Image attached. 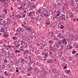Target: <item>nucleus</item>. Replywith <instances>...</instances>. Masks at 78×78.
Here are the masks:
<instances>
[{
	"instance_id": "1",
	"label": "nucleus",
	"mask_w": 78,
	"mask_h": 78,
	"mask_svg": "<svg viewBox=\"0 0 78 78\" xmlns=\"http://www.w3.org/2000/svg\"><path fill=\"white\" fill-rule=\"evenodd\" d=\"M62 44H64L65 45H67V40L66 39L62 40Z\"/></svg>"
},
{
	"instance_id": "2",
	"label": "nucleus",
	"mask_w": 78,
	"mask_h": 78,
	"mask_svg": "<svg viewBox=\"0 0 78 78\" xmlns=\"http://www.w3.org/2000/svg\"><path fill=\"white\" fill-rule=\"evenodd\" d=\"M72 46H70L69 44H68L66 46L67 50H70V49H72Z\"/></svg>"
},
{
	"instance_id": "3",
	"label": "nucleus",
	"mask_w": 78,
	"mask_h": 78,
	"mask_svg": "<svg viewBox=\"0 0 78 78\" xmlns=\"http://www.w3.org/2000/svg\"><path fill=\"white\" fill-rule=\"evenodd\" d=\"M59 25H60V26H59ZM58 28H60V29H64V26L59 24H58Z\"/></svg>"
},
{
	"instance_id": "4",
	"label": "nucleus",
	"mask_w": 78,
	"mask_h": 78,
	"mask_svg": "<svg viewBox=\"0 0 78 78\" xmlns=\"http://www.w3.org/2000/svg\"><path fill=\"white\" fill-rule=\"evenodd\" d=\"M34 13H35V11L30 12L28 16H33V14H34Z\"/></svg>"
},
{
	"instance_id": "5",
	"label": "nucleus",
	"mask_w": 78,
	"mask_h": 78,
	"mask_svg": "<svg viewBox=\"0 0 78 78\" xmlns=\"http://www.w3.org/2000/svg\"><path fill=\"white\" fill-rule=\"evenodd\" d=\"M5 20H7V21L9 22V23L10 24H11L12 22V21L11 20V18H8L7 19H6Z\"/></svg>"
},
{
	"instance_id": "6",
	"label": "nucleus",
	"mask_w": 78,
	"mask_h": 78,
	"mask_svg": "<svg viewBox=\"0 0 78 78\" xmlns=\"http://www.w3.org/2000/svg\"><path fill=\"white\" fill-rule=\"evenodd\" d=\"M42 12V14H47V11L46 10V9H44Z\"/></svg>"
},
{
	"instance_id": "7",
	"label": "nucleus",
	"mask_w": 78,
	"mask_h": 78,
	"mask_svg": "<svg viewBox=\"0 0 78 78\" xmlns=\"http://www.w3.org/2000/svg\"><path fill=\"white\" fill-rule=\"evenodd\" d=\"M34 59L33 58L31 59V60H30V64H33V63H34Z\"/></svg>"
},
{
	"instance_id": "8",
	"label": "nucleus",
	"mask_w": 78,
	"mask_h": 78,
	"mask_svg": "<svg viewBox=\"0 0 78 78\" xmlns=\"http://www.w3.org/2000/svg\"><path fill=\"white\" fill-rule=\"evenodd\" d=\"M50 45L49 47V50H51V51H54V49H53V47L51 46V44H50Z\"/></svg>"
},
{
	"instance_id": "9",
	"label": "nucleus",
	"mask_w": 78,
	"mask_h": 78,
	"mask_svg": "<svg viewBox=\"0 0 78 78\" xmlns=\"http://www.w3.org/2000/svg\"><path fill=\"white\" fill-rule=\"evenodd\" d=\"M24 31V29H23V28H20L19 29V31L20 32H23Z\"/></svg>"
},
{
	"instance_id": "10",
	"label": "nucleus",
	"mask_w": 78,
	"mask_h": 78,
	"mask_svg": "<svg viewBox=\"0 0 78 78\" xmlns=\"http://www.w3.org/2000/svg\"><path fill=\"white\" fill-rule=\"evenodd\" d=\"M3 36L4 37H6V38H7L8 36H9V35L8 34H4Z\"/></svg>"
},
{
	"instance_id": "11",
	"label": "nucleus",
	"mask_w": 78,
	"mask_h": 78,
	"mask_svg": "<svg viewBox=\"0 0 78 78\" xmlns=\"http://www.w3.org/2000/svg\"><path fill=\"white\" fill-rule=\"evenodd\" d=\"M46 27H48V25H49L50 24V21H46Z\"/></svg>"
},
{
	"instance_id": "12",
	"label": "nucleus",
	"mask_w": 78,
	"mask_h": 78,
	"mask_svg": "<svg viewBox=\"0 0 78 78\" xmlns=\"http://www.w3.org/2000/svg\"><path fill=\"white\" fill-rule=\"evenodd\" d=\"M62 41L61 42V39H60L58 41V45H61V44H62Z\"/></svg>"
},
{
	"instance_id": "13",
	"label": "nucleus",
	"mask_w": 78,
	"mask_h": 78,
	"mask_svg": "<svg viewBox=\"0 0 78 78\" xmlns=\"http://www.w3.org/2000/svg\"><path fill=\"white\" fill-rule=\"evenodd\" d=\"M49 43H51V44H52L54 43V41L52 40H50L49 41Z\"/></svg>"
},
{
	"instance_id": "14",
	"label": "nucleus",
	"mask_w": 78,
	"mask_h": 78,
	"mask_svg": "<svg viewBox=\"0 0 78 78\" xmlns=\"http://www.w3.org/2000/svg\"><path fill=\"white\" fill-rule=\"evenodd\" d=\"M51 37H53V36H55V33H53V32L51 31Z\"/></svg>"
},
{
	"instance_id": "15",
	"label": "nucleus",
	"mask_w": 78,
	"mask_h": 78,
	"mask_svg": "<svg viewBox=\"0 0 78 78\" xmlns=\"http://www.w3.org/2000/svg\"><path fill=\"white\" fill-rule=\"evenodd\" d=\"M42 9H39L38 10H37L38 13H41V11H42Z\"/></svg>"
},
{
	"instance_id": "16",
	"label": "nucleus",
	"mask_w": 78,
	"mask_h": 78,
	"mask_svg": "<svg viewBox=\"0 0 78 78\" xmlns=\"http://www.w3.org/2000/svg\"><path fill=\"white\" fill-rule=\"evenodd\" d=\"M16 22L14 21H12V25H16Z\"/></svg>"
},
{
	"instance_id": "17",
	"label": "nucleus",
	"mask_w": 78,
	"mask_h": 78,
	"mask_svg": "<svg viewBox=\"0 0 78 78\" xmlns=\"http://www.w3.org/2000/svg\"><path fill=\"white\" fill-rule=\"evenodd\" d=\"M69 3L70 5H73V0H70V1H69Z\"/></svg>"
},
{
	"instance_id": "18",
	"label": "nucleus",
	"mask_w": 78,
	"mask_h": 78,
	"mask_svg": "<svg viewBox=\"0 0 78 78\" xmlns=\"http://www.w3.org/2000/svg\"><path fill=\"white\" fill-rule=\"evenodd\" d=\"M36 49H34L32 51V52H33V53H35V54H36Z\"/></svg>"
},
{
	"instance_id": "19",
	"label": "nucleus",
	"mask_w": 78,
	"mask_h": 78,
	"mask_svg": "<svg viewBox=\"0 0 78 78\" xmlns=\"http://www.w3.org/2000/svg\"><path fill=\"white\" fill-rule=\"evenodd\" d=\"M17 16L18 17V18L19 19H20V18H22V16H20V15H19V14H18V15Z\"/></svg>"
},
{
	"instance_id": "20",
	"label": "nucleus",
	"mask_w": 78,
	"mask_h": 78,
	"mask_svg": "<svg viewBox=\"0 0 78 78\" xmlns=\"http://www.w3.org/2000/svg\"><path fill=\"white\" fill-rule=\"evenodd\" d=\"M0 30H1L0 31V32H3V31H5V29H4L3 28H2Z\"/></svg>"
},
{
	"instance_id": "21",
	"label": "nucleus",
	"mask_w": 78,
	"mask_h": 78,
	"mask_svg": "<svg viewBox=\"0 0 78 78\" xmlns=\"http://www.w3.org/2000/svg\"><path fill=\"white\" fill-rule=\"evenodd\" d=\"M47 62H48V63H51V62H53V61L52 62L51 61V60H48Z\"/></svg>"
},
{
	"instance_id": "22",
	"label": "nucleus",
	"mask_w": 78,
	"mask_h": 78,
	"mask_svg": "<svg viewBox=\"0 0 78 78\" xmlns=\"http://www.w3.org/2000/svg\"><path fill=\"white\" fill-rule=\"evenodd\" d=\"M57 12L58 13V14H57L56 16H59L60 15V14H59V13H60V12H59V11H57Z\"/></svg>"
},
{
	"instance_id": "23",
	"label": "nucleus",
	"mask_w": 78,
	"mask_h": 78,
	"mask_svg": "<svg viewBox=\"0 0 78 78\" xmlns=\"http://www.w3.org/2000/svg\"><path fill=\"white\" fill-rule=\"evenodd\" d=\"M26 16V14H25V13H24L22 16V18H23V17H25Z\"/></svg>"
},
{
	"instance_id": "24",
	"label": "nucleus",
	"mask_w": 78,
	"mask_h": 78,
	"mask_svg": "<svg viewBox=\"0 0 78 78\" xmlns=\"http://www.w3.org/2000/svg\"><path fill=\"white\" fill-rule=\"evenodd\" d=\"M28 51H25L24 52V55H25V54H26V53H27V54H28Z\"/></svg>"
},
{
	"instance_id": "25",
	"label": "nucleus",
	"mask_w": 78,
	"mask_h": 78,
	"mask_svg": "<svg viewBox=\"0 0 78 78\" xmlns=\"http://www.w3.org/2000/svg\"><path fill=\"white\" fill-rule=\"evenodd\" d=\"M49 56H51L53 54V52H51V51H50L49 52Z\"/></svg>"
},
{
	"instance_id": "26",
	"label": "nucleus",
	"mask_w": 78,
	"mask_h": 78,
	"mask_svg": "<svg viewBox=\"0 0 78 78\" xmlns=\"http://www.w3.org/2000/svg\"><path fill=\"white\" fill-rule=\"evenodd\" d=\"M20 48H22L23 49H24V45H21L20 47Z\"/></svg>"
},
{
	"instance_id": "27",
	"label": "nucleus",
	"mask_w": 78,
	"mask_h": 78,
	"mask_svg": "<svg viewBox=\"0 0 78 78\" xmlns=\"http://www.w3.org/2000/svg\"><path fill=\"white\" fill-rule=\"evenodd\" d=\"M32 57H31V56H29V60H31V59H32L33 58H32Z\"/></svg>"
},
{
	"instance_id": "28",
	"label": "nucleus",
	"mask_w": 78,
	"mask_h": 78,
	"mask_svg": "<svg viewBox=\"0 0 78 78\" xmlns=\"http://www.w3.org/2000/svg\"><path fill=\"white\" fill-rule=\"evenodd\" d=\"M4 12H5L6 14H7L8 13V12H7V10H6V9H5L4 10Z\"/></svg>"
},
{
	"instance_id": "29",
	"label": "nucleus",
	"mask_w": 78,
	"mask_h": 78,
	"mask_svg": "<svg viewBox=\"0 0 78 78\" xmlns=\"http://www.w3.org/2000/svg\"><path fill=\"white\" fill-rule=\"evenodd\" d=\"M75 53H76V51H74L72 52V53L74 54Z\"/></svg>"
},
{
	"instance_id": "30",
	"label": "nucleus",
	"mask_w": 78,
	"mask_h": 78,
	"mask_svg": "<svg viewBox=\"0 0 78 78\" xmlns=\"http://www.w3.org/2000/svg\"><path fill=\"white\" fill-rule=\"evenodd\" d=\"M20 44H19L18 45H16L15 46L17 47V48H19V47H20Z\"/></svg>"
},
{
	"instance_id": "31",
	"label": "nucleus",
	"mask_w": 78,
	"mask_h": 78,
	"mask_svg": "<svg viewBox=\"0 0 78 78\" xmlns=\"http://www.w3.org/2000/svg\"><path fill=\"white\" fill-rule=\"evenodd\" d=\"M58 78H60L61 77V74H58Z\"/></svg>"
},
{
	"instance_id": "32",
	"label": "nucleus",
	"mask_w": 78,
	"mask_h": 78,
	"mask_svg": "<svg viewBox=\"0 0 78 78\" xmlns=\"http://www.w3.org/2000/svg\"><path fill=\"white\" fill-rule=\"evenodd\" d=\"M62 20H66V17H62Z\"/></svg>"
},
{
	"instance_id": "33",
	"label": "nucleus",
	"mask_w": 78,
	"mask_h": 78,
	"mask_svg": "<svg viewBox=\"0 0 78 78\" xmlns=\"http://www.w3.org/2000/svg\"><path fill=\"white\" fill-rule=\"evenodd\" d=\"M46 44H44V43H42V45H43V47H46Z\"/></svg>"
},
{
	"instance_id": "34",
	"label": "nucleus",
	"mask_w": 78,
	"mask_h": 78,
	"mask_svg": "<svg viewBox=\"0 0 78 78\" xmlns=\"http://www.w3.org/2000/svg\"><path fill=\"white\" fill-rule=\"evenodd\" d=\"M34 19H35V20H36V22H37V21L39 20V18H35Z\"/></svg>"
},
{
	"instance_id": "35",
	"label": "nucleus",
	"mask_w": 78,
	"mask_h": 78,
	"mask_svg": "<svg viewBox=\"0 0 78 78\" xmlns=\"http://www.w3.org/2000/svg\"><path fill=\"white\" fill-rule=\"evenodd\" d=\"M62 17H66L65 15H64L63 14H62Z\"/></svg>"
},
{
	"instance_id": "36",
	"label": "nucleus",
	"mask_w": 78,
	"mask_h": 78,
	"mask_svg": "<svg viewBox=\"0 0 78 78\" xmlns=\"http://www.w3.org/2000/svg\"><path fill=\"white\" fill-rule=\"evenodd\" d=\"M6 73H7V72L6 71L4 72V73L5 74V75H9L7 74Z\"/></svg>"
},
{
	"instance_id": "37",
	"label": "nucleus",
	"mask_w": 78,
	"mask_h": 78,
	"mask_svg": "<svg viewBox=\"0 0 78 78\" xmlns=\"http://www.w3.org/2000/svg\"><path fill=\"white\" fill-rule=\"evenodd\" d=\"M48 52H47V53H45V56L46 57H47L48 56Z\"/></svg>"
},
{
	"instance_id": "38",
	"label": "nucleus",
	"mask_w": 78,
	"mask_h": 78,
	"mask_svg": "<svg viewBox=\"0 0 78 78\" xmlns=\"http://www.w3.org/2000/svg\"><path fill=\"white\" fill-rule=\"evenodd\" d=\"M26 5H27V3H23L22 4V6H26Z\"/></svg>"
},
{
	"instance_id": "39",
	"label": "nucleus",
	"mask_w": 78,
	"mask_h": 78,
	"mask_svg": "<svg viewBox=\"0 0 78 78\" xmlns=\"http://www.w3.org/2000/svg\"><path fill=\"white\" fill-rule=\"evenodd\" d=\"M26 29H27V30H30V27H29V28H27L26 27Z\"/></svg>"
},
{
	"instance_id": "40",
	"label": "nucleus",
	"mask_w": 78,
	"mask_h": 78,
	"mask_svg": "<svg viewBox=\"0 0 78 78\" xmlns=\"http://www.w3.org/2000/svg\"><path fill=\"white\" fill-rule=\"evenodd\" d=\"M56 47L57 48H59V44H56Z\"/></svg>"
},
{
	"instance_id": "41",
	"label": "nucleus",
	"mask_w": 78,
	"mask_h": 78,
	"mask_svg": "<svg viewBox=\"0 0 78 78\" xmlns=\"http://www.w3.org/2000/svg\"><path fill=\"white\" fill-rule=\"evenodd\" d=\"M18 9H22V6H21L20 7H18Z\"/></svg>"
},
{
	"instance_id": "42",
	"label": "nucleus",
	"mask_w": 78,
	"mask_h": 78,
	"mask_svg": "<svg viewBox=\"0 0 78 78\" xmlns=\"http://www.w3.org/2000/svg\"><path fill=\"white\" fill-rule=\"evenodd\" d=\"M62 47H63V46L62 45L61 46V50H62L63 49V48H62Z\"/></svg>"
},
{
	"instance_id": "43",
	"label": "nucleus",
	"mask_w": 78,
	"mask_h": 78,
	"mask_svg": "<svg viewBox=\"0 0 78 78\" xmlns=\"http://www.w3.org/2000/svg\"><path fill=\"white\" fill-rule=\"evenodd\" d=\"M36 6L34 5V6H32V7L34 9V8H36Z\"/></svg>"
},
{
	"instance_id": "44",
	"label": "nucleus",
	"mask_w": 78,
	"mask_h": 78,
	"mask_svg": "<svg viewBox=\"0 0 78 78\" xmlns=\"http://www.w3.org/2000/svg\"><path fill=\"white\" fill-rule=\"evenodd\" d=\"M55 40H56V41H59V38H56L55 39Z\"/></svg>"
},
{
	"instance_id": "45",
	"label": "nucleus",
	"mask_w": 78,
	"mask_h": 78,
	"mask_svg": "<svg viewBox=\"0 0 78 78\" xmlns=\"http://www.w3.org/2000/svg\"><path fill=\"white\" fill-rule=\"evenodd\" d=\"M53 38H54V39H56V35H55L54 36H53Z\"/></svg>"
},
{
	"instance_id": "46",
	"label": "nucleus",
	"mask_w": 78,
	"mask_h": 78,
	"mask_svg": "<svg viewBox=\"0 0 78 78\" xmlns=\"http://www.w3.org/2000/svg\"><path fill=\"white\" fill-rule=\"evenodd\" d=\"M31 19H32V20H33V19H34V17L33 16H32L31 18Z\"/></svg>"
},
{
	"instance_id": "47",
	"label": "nucleus",
	"mask_w": 78,
	"mask_h": 78,
	"mask_svg": "<svg viewBox=\"0 0 78 78\" xmlns=\"http://www.w3.org/2000/svg\"><path fill=\"white\" fill-rule=\"evenodd\" d=\"M18 34V32H17V33H16L15 34V36H17Z\"/></svg>"
},
{
	"instance_id": "48",
	"label": "nucleus",
	"mask_w": 78,
	"mask_h": 78,
	"mask_svg": "<svg viewBox=\"0 0 78 78\" xmlns=\"http://www.w3.org/2000/svg\"><path fill=\"white\" fill-rule=\"evenodd\" d=\"M20 51H19L16 50L15 51V53H17V52H18V53H19Z\"/></svg>"
},
{
	"instance_id": "49",
	"label": "nucleus",
	"mask_w": 78,
	"mask_h": 78,
	"mask_svg": "<svg viewBox=\"0 0 78 78\" xmlns=\"http://www.w3.org/2000/svg\"><path fill=\"white\" fill-rule=\"evenodd\" d=\"M22 26L24 28H25V26H24V25L23 24H22Z\"/></svg>"
},
{
	"instance_id": "50",
	"label": "nucleus",
	"mask_w": 78,
	"mask_h": 78,
	"mask_svg": "<svg viewBox=\"0 0 78 78\" xmlns=\"http://www.w3.org/2000/svg\"><path fill=\"white\" fill-rule=\"evenodd\" d=\"M0 1H1L2 2H5V0H0Z\"/></svg>"
},
{
	"instance_id": "51",
	"label": "nucleus",
	"mask_w": 78,
	"mask_h": 78,
	"mask_svg": "<svg viewBox=\"0 0 78 78\" xmlns=\"http://www.w3.org/2000/svg\"><path fill=\"white\" fill-rule=\"evenodd\" d=\"M16 37H13L12 38V39H13V40H15V39H16Z\"/></svg>"
},
{
	"instance_id": "52",
	"label": "nucleus",
	"mask_w": 78,
	"mask_h": 78,
	"mask_svg": "<svg viewBox=\"0 0 78 78\" xmlns=\"http://www.w3.org/2000/svg\"><path fill=\"white\" fill-rule=\"evenodd\" d=\"M66 8H65L63 6L62 8V9H63V10H64Z\"/></svg>"
},
{
	"instance_id": "53",
	"label": "nucleus",
	"mask_w": 78,
	"mask_h": 78,
	"mask_svg": "<svg viewBox=\"0 0 78 78\" xmlns=\"http://www.w3.org/2000/svg\"><path fill=\"white\" fill-rule=\"evenodd\" d=\"M24 12H24V14L25 13H27V11H26V10H24Z\"/></svg>"
},
{
	"instance_id": "54",
	"label": "nucleus",
	"mask_w": 78,
	"mask_h": 78,
	"mask_svg": "<svg viewBox=\"0 0 78 78\" xmlns=\"http://www.w3.org/2000/svg\"><path fill=\"white\" fill-rule=\"evenodd\" d=\"M27 70H28V71H30V70H31V69H30V68H28L27 69Z\"/></svg>"
},
{
	"instance_id": "55",
	"label": "nucleus",
	"mask_w": 78,
	"mask_h": 78,
	"mask_svg": "<svg viewBox=\"0 0 78 78\" xmlns=\"http://www.w3.org/2000/svg\"><path fill=\"white\" fill-rule=\"evenodd\" d=\"M20 51H23V49H20Z\"/></svg>"
},
{
	"instance_id": "56",
	"label": "nucleus",
	"mask_w": 78,
	"mask_h": 78,
	"mask_svg": "<svg viewBox=\"0 0 78 78\" xmlns=\"http://www.w3.org/2000/svg\"><path fill=\"white\" fill-rule=\"evenodd\" d=\"M27 75H28V76H30V73H27Z\"/></svg>"
},
{
	"instance_id": "57",
	"label": "nucleus",
	"mask_w": 78,
	"mask_h": 78,
	"mask_svg": "<svg viewBox=\"0 0 78 78\" xmlns=\"http://www.w3.org/2000/svg\"><path fill=\"white\" fill-rule=\"evenodd\" d=\"M30 70L33 69V67H32L31 66H30Z\"/></svg>"
},
{
	"instance_id": "58",
	"label": "nucleus",
	"mask_w": 78,
	"mask_h": 78,
	"mask_svg": "<svg viewBox=\"0 0 78 78\" xmlns=\"http://www.w3.org/2000/svg\"><path fill=\"white\" fill-rule=\"evenodd\" d=\"M78 53H76V54L75 55V56H78Z\"/></svg>"
},
{
	"instance_id": "59",
	"label": "nucleus",
	"mask_w": 78,
	"mask_h": 78,
	"mask_svg": "<svg viewBox=\"0 0 78 78\" xmlns=\"http://www.w3.org/2000/svg\"><path fill=\"white\" fill-rule=\"evenodd\" d=\"M37 69L36 68H35V69H34L35 71H36V70H37Z\"/></svg>"
},
{
	"instance_id": "60",
	"label": "nucleus",
	"mask_w": 78,
	"mask_h": 78,
	"mask_svg": "<svg viewBox=\"0 0 78 78\" xmlns=\"http://www.w3.org/2000/svg\"><path fill=\"white\" fill-rule=\"evenodd\" d=\"M16 72H19V69H17L16 71Z\"/></svg>"
},
{
	"instance_id": "61",
	"label": "nucleus",
	"mask_w": 78,
	"mask_h": 78,
	"mask_svg": "<svg viewBox=\"0 0 78 78\" xmlns=\"http://www.w3.org/2000/svg\"><path fill=\"white\" fill-rule=\"evenodd\" d=\"M57 36H58V37L61 38V36L59 35H57Z\"/></svg>"
},
{
	"instance_id": "62",
	"label": "nucleus",
	"mask_w": 78,
	"mask_h": 78,
	"mask_svg": "<svg viewBox=\"0 0 78 78\" xmlns=\"http://www.w3.org/2000/svg\"><path fill=\"white\" fill-rule=\"evenodd\" d=\"M21 43H23V41L22 40V41H21Z\"/></svg>"
},
{
	"instance_id": "63",
	"label": "nucleus",
	"mask_w": 78,
	"mask_h": 78,
	"mask_svg": "<svg viewBox=\"0 0 78 78\" xmlns=\"http://www.w3.org/2000/svg\"><path fill=\"white\" fill-rule=\"evenodd\" d=\"M30 38H31V39H33V37H31Z\"/></svg>"
},
{
	"instance_id": "64",
	"label": "nucleus",
	"mask_w": 78,
	"mask_h": 78,
	"mask_svg": "<svg viewBox=\"0 0 78 78\" xmlns=\"http://www.w3.org/2000/svg\"><path fill=\"white\" fill-rule=\"evenodd\" d=\"M6 25V23H5L4 24V26H5Z\"/></svg>"
}]
</instances>
